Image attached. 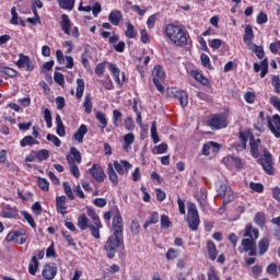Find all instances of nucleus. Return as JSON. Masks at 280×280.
<instances>
[{"mask_svg": "<svg viewBox=\"0 0 280 280\" xmlns=\"http://www.w3.org/2000/svg\"><path fill=\"white\" fill-rule=\"evenodd\" d=\"M37 183L43 191H49V182H47V179L39 177Z\"/></svg>", "mask_w": 280, "mask_h": 280, "instance_id": "8fccbe9b", "label": "nucleus"}, {"mask_svg": "<svg viewBox=\"0 0 280 280\" xmlns=\"http://www.w3.org/2000/svg\"><path fill=\"white\" fill-rule=\"evenodd\" d=\"M228 161H230V163H233V165H235V167H237L238 170H242L244 167L242 160H240L238 158L229 156Z\"/></svg>", "mask_w": 280, "mask_h": 280, "instance_id": "603ef678", "label": "nucleus"}, {"mask_svg": "<svg viewBox=\"0 0 280 280\" xmlns=\"http://www.w3.org/2000/svg\"><path fill=\"white\" fill-rule=\"evenodd\" d=\"M56 205H57V209H58L59 213L65 215V213H67V206H66L67 197H65V196L57 197Z\"/></svg>", "mask_w": 280, "mask_h": 280, "instance_id": "5701e85b", "label": "nucleus"}, {"mask_svg": "<svg viewBox=\"0 0 280 280\" xmlns=\"http://www.w3.org/2000/svg\"><path fill=\"white\" fill-rule=\"evenodd\" d=\"M54 80L59 84V86H62L65 84V75L60 72H55Z\"/></svg>", "mask_w": 280, "mask_h": 280, "instance_id": "052dcab7", "label": "nucleus"}, {"mask_svg": "<svg viewBox=\"0 0 280 280\" xmlns=\"http://www.w3.org/2000/svg\"><path fill=\"white\" fill-rule=\"evenodd\" d=\"M249 188L253 189V191H257V194H261L264 191V184L250 183Z\"/></svg>", "mask_w": 280, "mask_h": 280, "instance_id": "6e6d98bb", "label": "nucleus"}, {"mask_svg": "<svg viewBox=\"0 0 280 280\" xmlns=\"http://www.w3.org/2000/svg\"><path fill=\"white\" fill-rule=\"evenodd\" d=\"M36 143V140L32 136H26L21 140V147L25 148L26 145H34Z\"/></svg>", "mask_w": 280, "mask_h": 280, "instance_id": "49530a36", "label": "nucleus"}, {"mask_svg": "<svg viewBox=\"0 0 280 280\" xmlns=\"http://www.w3.org/2000/svg\"><path fill=\"white\" fill-rule=\"evenodd\" d=\"M253 51H254V54H256V56H257V58H259V60L264 59V47L254 45Z\"/></svg>", "mask_w": 280, "mask_h": 280, "instance_id": "e2e57ef3", "label": "nucleus"}, {"mask_svg": "<svg viewBox=\"0 0 280 280\" xmlns=\"http://www.w3.org/2000/svg\"><path fill=\"white\" fill-rule=\"evenodd\" d=\"M124 220L121 215H116L113 221V236L124 237Z\"/></svg>", "mask_w": 280, "mask_h": 280, "instance_id": "9b49d317", "label": "nucleus"}, {"mask_svg": "<svg viewBox=\"0 0 280 280\" xmlns=\"http://www.w3.org/2000/svg\"><path fill=\"white\" fill-rule=\"evenodd\" d=\"M46 139L47 141H51V143H54L56 148H60V145L62 144V141H60V138L55 135L48 133Z\"/></svg>", "mask_w": 280, "mask_h": 280, "instance_id": "37998d69", "label": "nucleus"}, {"mask_svg": "<svg viewBox=\"0 0 280 280\" xmlns=\"http://www.w3.org/2000/svg\"><path fill=\"white\" fill-rule=\"evenodd\" d=\"M19 60L16 61V67L19 69H26V71H34V66L32 65V60H30V57L20 54L19 55Z\"/></svg>", "mask_w": 280, "mask_h": 280, "instance_id": "ddd939ff", "label": "nucleus"}, {"mask_svg": "<svg viewBox=\"0 0 280 280\" xmlns=\"http://www.w3.org/2000/svg\"><path fill=\"white\" fill-rule=\"evenodd\" d=\"M270 247V241H268V238L264 237L259 241L258 243V254L261 255H266V253H268V248Z\"/></svg>", "mask_w": 280, "mask_h": 280, "instance_id": "a878e982", "label": "nucleus"}, {"mask_svg": "<svg viewBox=\"0 0 280 280\" xmlns=\"http://www.w3.org/2000/svg\"><path fill=\"white\" fill-rule=\"evenodd\" d=\"M83 108H84V113H86L88 115H91L93 110V98H91V94L85 95V100L83 102Z\"/></svg>", "mask_w": 280, "mask_h": 280, "instance_id": "cd10ccee", "label": "nucleus"}, {"mask_svg": "<svg viewBox=\"0 0 280 280\" xmlns=\"http://www.w3.org/2000/svg\"><path fill=\"white\" fill-rule=\"evenodd\" d=\"M24 220L32 226V229H36V222L34 221V217L27 212H23Z\"/></svg>", "mask_w": 280, "mask_h": 280, "instance_id": "5fc2aeb1", "label": "nucleus"}, {"mask_svg": "<svg viewBox=\"0 0 280 280\" xmlns=\"http://www.w3.org/2000/svg\"><path fill=\"white\" fill-rule=\"evenodd\" d=\"M153 75V83L156 86L158 91L160 93H165V88L161 82L165 80V71H163V68L161 66H155L152 71Z\"/></svg>", "mask_w": 280, "mask_h": 280, "instance_id": "0eeeda50", "label": "nucleus"}, {"mask_svg": "<svg viewBox=\"0 0 280 280\" xmlns=\"http://www.w3.org/2000/svg\"><path fill=\"white\" fill-rule=\"evenodd\" d=\"M69 168L74 178H80V168L73 163V159L68 158Z\"/></svg>", "mask_w": 280, "mask_h": 280, "instance_id": "7c9ffc66", "label": "nucleus"}, {"mask_svg": "<svg viewBox=\"0 0 280 280\" xmlns=\"http://www.w3.org/2000/svg\"><path fill=\"white\" fill-rule=\"evenodd\" d=\"M244 237L242 240L243 249L240 253H248L249 249L257 247V240L259 238V230L253 229V225H247L245 228Z\"/></svg>", "mask_w": 280, "mask_h": 280, "instance_id": "20e7f679", "label": "nucleus"}, {"mask_svg": "<svg viewBox=\"0 0 280 280\" xmlns=\"http://www.w3.org/2000/svg\"><path fill=\"white\" fill-rule=\"evenodd\" d=\"M160 222L162 229H170V226H172V221H170V217L166 214L161 215Z\"/></svg>", "mask_w": 280, "mask_h": 280, "instance_id": "79ce46f5", "label": "nucleus"}, {"mask_svg": "<svg viewBox=\"0 0 280 280\" xmlns=\"http://www.w3.org/2000/svg\"><path fill=\"white\" fill-rule=\"evenodd\" d=\"M90 174L92 178H95L97 183H104V178H106V173H104V168L97 164H93L90 168Z\"/></svg>", "mask_w": 280, "mask_h": 280, "instance_id": "f8f14e48", "label": "nucleus"}, {"mask_svg": "<svg viewBox=\"0 0 280 280\" xmlns=\"http://www.w3.org/2000/svg\"><path fill=\"white\" fill-rule=\"evenodd\" d=\"M82 95H84V80H77V100H82Z\"/></svg>", "mask_w": 280, "mask_h": 280, "instance_id": "f704fd0d", "label": "nucleus"}, {"mask_svg": "<svg viewBox=\"0 0 280 280\" xmlns=\"http://www.w3.org/2000/svg\"><path fill=\"white\" fill-rule=\"evenodd\" d=\"M59 7L62 8V10H73L75 5V0H58Z\"/></svg>", "mask_w": 280, "mask_h": 280, "instance_id": "72a5a7b5", "label": "nucleus"}, {"mask_svg": "<svg viewBox=\"0 0 280 280\" xmlns=\"http://www.w3.org/2000/svg\"><path fill=\"white\" fill-rule=\"evenodd\" d=\"M60 27L62 32H65V34H67L68 36L71 34V20H69V15H61Z\"/></svg>", "mask_w": 280, "mask_h": 280, "instance_id": "6ab92c4d", "label": "nucleus"}, {"mask_svg": "<svg viewBox=\"0 0 280 280\" xmlns=\"http://www.w3.org/2000/svg\"><path fill=\"white\" fill-rule=\"evenodd\" d=\"M0 73H4V75H9V78H16L19 72L12 68L5 67L0 70Z\"/></svg>", "mask_w": 280, "mask_h": 280, "instance_id": "a18cd8bd", "label": "nucleus"}, {"mask_svg": "<svg viewBox=\"0 0 280 280\" xmlns=\"http://www.w3.org/2000/svg\"><path fill=\"white\" fill-rule=\"evenodd\" d=\"M114 167L120 176H124L125 173H127L128 170H130L132 167V164H130V162H128L126 160H121L120 162L114 161Z\"/></svg>", "mask_w": 280, "mask_h": 280, "instance_id": "2eb2a0df", "label": "nucleus"}, {"mask_svg": "<svg viewBox=\"0 0 280 280\" xmlns=\"http://www.w3.org/2000/svg\"><path fill=\"white\" fill-rule=\"evenodd\" d=\"M186 222L188 223L190 231H198V226H200V215L198 214V208L195 206V203L188 205Z\"/></svg>", "mask_w": 280, "mask_h": 280, "instance_id": "39448f33", "label": "nucleus"}, {"mask_svg": "<svg viewBox=\"0 0 280 280\" xmlns=\"http://www.w3.org/2000/svg\"><path fill=\"white\" fill-rule=\"evenodd\" d=\"M36 270H38V258L36 256L32 257V261L28 265V272L30 275H36Z\"/></svg>", "mask_w": 280, "mask_h": 280, "instance_id": "c9c22d12", "label": "nucleus"}, {"mask_svg": "<svg viewBox=\"0 0 280 280\" xmlns=\"http://www.w3.org/2000/svg\"><path fill=\"white\" fill-rule=\"evenodd\" d=\"M217 189L221 196L223 194V206H226L229 205V202H233V200H235V195L233 194V190L226 188V185H224L222 180H219L217 183Z\"/></svg>", "mask_w": 280, "mask_h": 280, "instance_id": "6e6552de", "label": "nucleus"}, {"mask_svg": "<svg viewBox=\"0 0 280 280\" xmlns=\"http://www.w3.org/2000/svg\"><path fill=\"white\" fill-rule=\"evenodd\" d=\"M124 150H128L130 148V145H132V143H135V133H126L124 136Z\"/></svg>", "mask_w": 280, "mask_h": 280, "instance_id": "473e14b6", "label": "nucleus"}, {"mask_svg": "<svg viewBox=\"0 0 280 280\" xmlns=\"http://www.w3.org/2000/svg\"><path fill=\"white\" fill-rule=\"evenodd\" d=\"M88 215L91 218L92 223L86 214H81L78 218V226L81 229V231H86V229H90L93 237H95V240H100V229L102 228V221H100V217L95 210L91 208H88Z\"/></svg>", "mask_w": 280, "mask_h": 280, "instance_id": "f03ea898", "label": "nucleus"}, {"mask_svg": "<svg viewBox=\"0 0 280 280\" xmlns=\"http://www.w3.org/2000/svg\"><path fill=\"white\" fill-rule=\"evenodd\" d=\"M167 38L177 47L187 45V33L183 27L175 24H167L165 27Z\"/></svg>", "mask_w": 280, "mask_h": 280, "instance_id": "7ed1b4c3", "label": "nucleus"}, {"mask_svg": "<svg viewBox=\"0 0 280 280\" xmlns=\"http://www.w3.org/2000/svg\"><path fill=\"white\" fill-rule=\"evenodd\" d=\"M119 246H124V237L119 236H109L106 244H105V250L107 253L108 259H113L115 257V254L117 253V248Z\"/></svg>", "mask_w": 280, "mask_h": 280, "instance_id": "423d86ee", "label": "nucleus"}, {"mask_svg": "<svg viewBox=\"0 0 280 280\" xmlns=\"http://www.w3.org/2000/svg\"><path fill=\"white\" fill-rule=\"evenodd\" d=\"M140 229H141V225L139 224V221L132 220L130 225V231L132 235H139Z\"/></svg>", "mask_w": 280, "mask_h": 280, "instance_id": "de8ad7c7", "label": "nucleus"}, {"mask_svg": "<svg viewBox=\"0 0 280 280\" xmlns=\"http://www.w3.org/2000/svg\"><path fill=\"white\" fill-rule=\"evenodd\" d=\"M127 31H126V36L127 38H136L137 37V31H135V26L132 25V23L127 22Z\"/></svg>", "mask_w": 280, "mask_h": 280, "instance_id": "4c0bfd02", "label": "nucleus"}, {"mask_svg": "<svg viewBox=\"0 0 280 280\" xmlns=\"http://www.w3.org/2000/svg\"><path fill=\"white\" fill-rule=\"evenodd\" d=\"M255 38V34L253 33V26L247 25L245 27V34L243 37L244 43H250Z\"/></svg>", "mask_w": 280, "mask_h": 280, "instance_id": "2f4dec72", "label": "nucleus"}, {"mask_svg": "<svg viewBox=\"0 0 280 280\" xmlns=\"http://www.w3.org/2000/svg\"><path fill=\"white\" fill-rule=\"evenodd\" d=\"M277 264L272 262L267 267L268 275H273L275 277H279V273H277Z\"/></svg>", "mask_w": 280, "mask_h": 280, "instance_id": "69168bd1", "label": "nucleus"}, {"mask_svg": "<svg viewBox=\"0 0 280 280\" xmlns=\"http://www.w3.org/2000/svg\"><path fill=\"white\" fill-rule=\"evenodd\" d=\"M107 176L113 185L119 184V176L110 163L107 165Z\"/></svg>", "mask_w": 280, "mask_h": 280, "instance_id": "412c9836", "label": "nucleus"}, {"mask_svg": "<svg viewBox=\"0 0 280 280\" xmlns=\"http://www.w3.org/2000/svg\"><path fill=\"white\" fill-rule=\"evenodd\" d=\"M121 117H122L121 112H119L118 109L113 110L114 126H116V128L119 127V122L121 121Z\"/></svg>", "mask_w": 280, "mask_h": 280, "instance_id": "c03bdc74", "label": "nucleus"}, {"mask_svg": "<svg viewBox=\"0 0 280 280\" xmlns=\"http://www.w3.org/2000/svg\"><path fill=\"white\" fill-rule=\"evenodd\" d=\"M208 280H220V277H218V273H215L214 269L209 270Z\"/></svg>", "mask_w": 280, "mask_h": 280, "instance_id": "774afa93", "label": "nucleus"}, {"mask_svg": "<svg viewBox=\"0 0 280 280\" xmlns=\"http://www.w3.org/2000/svg\"><path fill=\"white\" fill-rule=\"evenodd\" d=\"M241 143L234 144L235 150L242 152V150H246V143H248V136L244 132H240Z\"/></svg>", "mask_w": 280, "mask_h": 280, "instance_id": "bb28decb", "label": "nucleus"}, {"mask_svg": "<svg viewBox=\"0 0 280 280\" xmlns=\"http://www.w3.org/2000/svg\"><path fill=\"white\" fill-rule=\"evenodd\" d=\"M270 102H271L272 106L275 108H277V110H279V113H280V101H279V97L271 96Z\"/></svg>", "mask_w": 280, "mask_h": 280, "instance_id": "338daca9", "label": "nucleus"}, {"mask_svg": "<svg viewBox=\"0 0 280 280\" xmlns=\"http://www.w3.org/2000/svg\"><path fill=\"white\" fill-rule=\"evenodd\" d=\"M250 144V154L254 156V159H259V150L264 153V156L259 160L260 165H262V168L265 172L269 175L275 174V167H272V154L268 152V149L261 148V140L250 138L249 139Z\"/></svg>", "mask_w": 280, "mask_h": 280, "instance_id": "f257e3e1", "label": "nucleus"}, {"mask_svg": "<svg viewBox=\"0 0 280 280\" xmlns=\"http://www.w3.org/2000/svg\"><path fill=\"white\" fill-rule=\"evenodd\" d=\"M63 189H65V194L68 196V198L70 200H73V191L71 190V186H69L68 182H63Z\"/></svg>", "mask_w": 280, "mask_h": 280, "instance_id": "13d9d810", "label": "nucleus"}, {"mask_svg": "<svg viewBox=\"0 0 280 280\" xmlns=\"http://www.w3.org/2000/svg\"><path fill=\"white\" fill-rule=\"evenodd\" d=\"M44 279L51 280L55 279L56 275H58V267H56V264H49L45 265L43 272H42Z\"/></svg>", "mask_w": 280, "mask_h": 280, "instance_id": "4468645a", "label": "nucleus"}, {"mask_svg": "<svg viewBox=\"0 0 280 280\" xmlns=\"http://www.w3.org/2000/svg\"><path fill=\"white\" fill-rule=\"evenodd\" d=\"M159 219H160L159 212H152L151 215L145 220L143 224V229H148L150 224H158Z\"/></svg>", "mask_w": 280, "mask_h": 280, "instance_id": "c756f323", "label": "nucleus"}, {"mask_svg": "<svg viewBox=\"0 0 280 280\" xmlns=\"http://www.w3.org/2000/svg\"><path fill=\"white\" fill-rule=\"evenodd\" d=\"M36 159L38 161H47L49 159V150L47 149H42L36 153Z\"/></svg>", "mask_w": 280, "mask_h": 280, "instance_id": "ea45409f", "label": "nucleus"}, {"mask_svg": "<svg viewBox=\"0 0 280 280\" xmlns=\"http://www.w3.org/2000/svg\"><path fill=\"white\" fill-rule=\"evenodd\" d=\"M254 71L256 73L260 72V78L268 75V59H264L260 63H254Z\"/></svg>", "mask_w": 280, "mask_h": 280, "instance_id": "a211bd4d", "label": "nucleus"}, {"mask_svg": "<svg viewBox=\"0 0 280 280\" xmlns=\"http://www.w3.org/2000/svg\"><path fill=\"white\" fill-rule=\"evenodd\" d=\"M124 126H125L126 130H135V121L132 120L131 117H127L124 120Z\"/></svg>", "mask_w": 280, "mask_h": 280, "instance_id": "bf43d9fd", "label": "nucleus"}, {"mask_svg": "<svg viewBox=\"0 0 280 280\" xmlns=\"http://www.w3.org/2000/svg\"><path fill=\"white\" fill-rule=\"evenodd\" d=\"M272 86H275L276 93H280V79L279 75H275L271 81Z\"/></svg>", "mask_w": 280, "mask_h": 280, "instance_id": "0e129e2a", "label": "nucleus"}, {"mask_svg": "<svg viewBox=\"0 0 280 280\" xmlns=\"http://www.w3.org/2000/svg\"><path fill=\"white\" fill-rule=\"evenodd\" d=\"M256 21L258 25H264V23H268V14L260 12L256 18Z\"/></svg>", "mask_w": 280, "mask_h": 280, "instance_id": "4d7b16f0", "label": "nucleus"}, {"mask_svg": "<svg viewBox=\"0 0 280 280\" xmlns=\"http://www.w3.org/2000/svg\"><path fill=\"white\" fill-rule=\"evenodd\" d=\"M254 222H256L258 226H264L266 222V215L261 212H258L254 218Z\"/></svg>", "mask_w": 280, "mask_h": 280, "instance_id": "3c124183", "label": "nucleus"}, {"mask_svg": "<svg viewBox=\"0 0 280 280\" xmlns=\"http://www.w3.org/2000/svg\"><path fill=\"white\" fill-rule=\"evenodd\" d=\"M25 242H27V234H25L24 231H18V236H15V243L23 245Z\"/></svg>", "mask_w": 280, "mask_h": 280, "instance_id": "a19ab883", "label": "nucleus"}, {"mask_svg": "<svg viewBox=\"0 0 280 280\" xmlns=\"http://www.w3.org/2000/svg\"><path fill=\"white\" fill-rule=\"evenodd\" d=\"M267 121L272 135H275L277 139H280V116L276 114L272 118L268 117Z\"/></svg>", "mask_w": 280, "mask_h": 280, "instance_id": "9d476101", "label": "nucleus"}, {"mask_svg": "<svg viewBox=\"0 0 280 280\" xmlns=\"http://www.w3.org/2000/svg\"><path fill=\"white\" fill-rule=\"evenodd\" d=\"M121 18V11L114 10L109 13L108 21L112 23V25H119Z\"/></svg>", "mask_w": 280, "mask_h": 280, "instance_id": "393cba45", "label": "nucleus"}, {"mask_svg": "<svg viewBox=\"0 0 280 280\" xmlns=\"http://www.w3.org/2000/svg\"><path fill=\"white\" fill-rule=\"evenodd\" d=\"M192 77L197 82H200L203 86H207L209 84V80L205 78L200 72L198 71H192Z\"/></svg>", "mask_w": 280, "mask_h": 280, "instance_id": "e433bc0d", "label": "nucleus"}, {"mask_svg": "<svg viewBox=\"0 0 280 280\" xmlns=\"http://www.w3.org/2000/svg\"><path fill=\"white\" fill-rule=\"evenodd\" d=\"M44 119L47 124V128H51L52 124H51V110H49V108H46L44 110Z\"/></svg>", "mask_w": 280, "mask_h": 280, "instance_id": "864d4df0", "label": "nucleus"}, {"mask_svg": "<svg viewBox=\"0 0 280 280\" xmlns=\"http://www.w3.org/2000/svg\"><path fill=\"white\" fill-rule=\"evenodd\" d=\"M86 132H89L86 125H81L74 133V140L78 141V143H83L84 135H86Z\"/></svg>", "mask_w": 280, "mask_h": 280, "instance_id": "aec40b11", "label": "nucleus"}, {"mask_svg": "<svg viewBox=\"0 0 280 280\" xmlns=\"http://www.w3.org/2000/svg\"><path fill=\"white\" fill-rule=\"evenodd\" d=\"M209 126L212 130H220L221 128H226L229 121L226 120V116L213 115L209 120Z\"/></svg>", "mask_w": 280, "mask_h": 280, "instance_id": "1a4fd4ad", "label": "nucleus"}, {"mask_svg": "<svg viewBox=\"0 0 280 280\" xmlns=\"http://www.w3.org/2000/svg\"><path fill=\"white\" fill-rule=\"evenodd\" d=\"M151 137L153 139V143H159V133L156 132V121H153L151 125Z\"/></svg>", "mask_w": 280, "mask_h": 280, "instance_id": "09e8293b", "label": "nucleus"}, {"mask_svg": "<svg viewBox=\"0 0 280 280\" xmlns=\"http://www.w3.org/2000/svg\"><path fill=\"white\" fill-rule=\"evenodd\" d=\"M171 93L174 95L175 93V97L178 100L182 108H185V106H187L189 104V95H187V92L179 90H171Z\"/></svg>", "mask_w": 280, "mask_h": 280, "instance_id": "f3484780", "label": "nucleus"}, {"mask_svg": "<svg viewBox=\"0 0 280 280\" xmlns=\"http://www.w3.org/2000/svg\"><path fill=\"white\" fill-rule=\"evenodd\" d=\"M211 150H212V152H219L220 143L214 142V141H209V142L205 143L201 149V154L203 156H209V154H211Z\"/></svg>", "mask_w": 280, "mask_h": 280, "instance_id": "dca6fc26", "label": "nucleus"}, {"mask_svg": "<svg viewBox=\"0 0 280 280\" xmlns=\"http://www.w3.org/2000/svg\"><path fill=\"white\" fill-rule=\"evenodd\" d=\"M200 59L201 63L206 67V69L211 68V59H209V56H207V54H201Z\"/></svg>", "mask_w": 280, "mask_h": 280, "instance_id": "680f3d73", "label": "nucleus"}, {"mask_svg": "<svg viewBox=\"0 0 280 280\" xmlns=\"http://www.w3.org/2000/svg\"><path fill=\"white\" fill-rule=\"evenodd\" d=\"M69 158L72 159L73 163H82V154L79 152V150L75 147H72L70 149V154L67 155V161H69Z\"/></svg>", "mask_w": 280, "mask_h": 280, "instance_id": "4be33fe9", "label": "nucleus"}, {"mask_svg": "<svg viewBox=\"0 0 280 280\" xmlns=\"http://www.w3.org/2000/svg\"><path fill=\"white\" fill-rule=\"evenodd\" d=\"M208 253L209 259H211V261H215V258L218 257V248H215V244L211 241L208 242Z\"/></svg>", "mask_w": 280, "mask_h": 280, "instance_id": "c85d7f7f", "label": "nucleus"}, {"mask_svg": "<svg viewBox=\"0 0 280 280\" xmlns=\"http://www.w3.org/2000/svg\"><path fill=\"white\" fill-rule=\"evenodd\" d=\"M109 71L113 73L114 80H116L117 84H121V82H124V80L126 79L124 73H122V80L119 78L120 70L119 68H117L115 63H109Z\"/></svg>", "mask_w": 280, "mask_h": 280, "instance_id": "b1692460", "label": "nucleus"}, {"mask_svg": "<svg viewBox=\"0 0 280 280\" xmlns=\"http://www.w3.org/2000/svg\"><path fill=\"white\" fill-rule=\"evenodd\" d=\"M96 119H98V121L101 124L100 128L102 130H104V128H106V126H108V121L106 120V115L104 113L98 112L96 114Z\"/></svg>", "mask_w": 280, "mask_h": 280, "instance_id": "58836bf2", "label": "nucleus"}]
</instances>
